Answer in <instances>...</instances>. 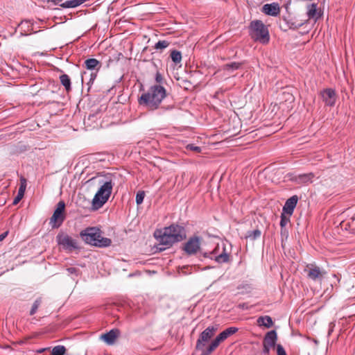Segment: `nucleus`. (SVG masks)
<instances>
[{
  "instance_id": "1",
  "label": "nucleus",
  "mask_w": 355,
  "mask_h": 355,
  "mask_svg": "<svg viewBox=\"0 0 355 355\" xmlns=\"http://www.w3.org/2000/svg\"><path fill=\"white\" fill-rule=\"evenodd\" d=\"M166 92L164 87L161 85L152 86L147 92L142 94L139 103L150 110H155L166 97Z\"/></svg>"
},
{
  "instance_id": "2",
  "label": "nucleus",
  "mask_w": 355,
  "mask_h": 355,
  "mask_svg": "<svg viewBox=\"0 0 355 355\" xmlns=\"http://www.w3.org/2000/svg\"><path fill=\"white\" fill-rule=\"evenodd\" d=\"M155 236L162 245H171L186 237L184 228L178 225H171L163 230L155 232Z\"/></svg>"
},
{
  "instance_id": "3",
  "label": "nucleus",
  "mask_w": 355,
  "mask_h": 355,
  "mask_svg": "<svg viewBox=\"0 0 355 355\" xmlns=\"http://www.w3.org/2000/svg\"><path fill=\"white\" fill-rule=\"evenodd\" d=\"M80 236L87 243L99 248H105L111 245V239L102 236L101 230L96 227H87L81 231Z\"/></svg>"
},
{
  "instance_id": "4",
  "label": "nucleus",
  "mask_w": 355,
  "mask_h": 355,
  "mask_svg": "<svg viewBox=\"0 0 355 355\" xmlns=\"http://www.w3.org/2000/svg\"><path fill=\"white\" fill-rule=\"evenodd\" d=\"M101 187L92 199V209L97 210L102 207L111 196L114 184L112 180L101 181Z\"/></svg>"
},
{
  "instance_id": "5",
  "label": "nucleus",
  "mask_w": 355,
  "mask_h": 355,
  "mask_svg": "<svg viewBox=\"0 0 355 355\" xmlns=\"http://www.w3.org/2000/svg\"><path fill=\"white\" fill-rule=\"evenodd\" d=\"M249 29L251 37L255 41L262 44H266L269 42L270 36L268 28L261 20L252 21Z\"/></svg>"
},
{
  "instance_id": "6",
  "label": "nucleus",
  "mask_w": 355,
  "mask_h": 355,
  "mask_svg": "<svg viewBox=\"0 0 355 355\" xmlns=\"http://www.w3.org/2000/svg\"><path fill=\"white\" fill-rule=\"evenodd\" d=\"M204 256L215 260L218 263H227L230 260V252L227 250L224 242L218 243L211 252L205 253Z\"/></svg>"
},
{
  "instance_id": "7",
  "label": "nucleus",
  "mask_w": 355,
  "mask_h": 355,
  "mask_svg": "<svg viewBox=\"0 0 355 355\" xmlns=\"http://www.w3.org/2000/svg\"><path fill=\"white\" fill-rule=\"evenodd\" d=\"M237 327H231L220 333L214 340H212L211 344L207 347L206 352L202 355H209L214 351L220 345V343L226 340L229 336L234 334L238 331Z\"/></svg>"
},
{
  "instance_id": "8",
  "label": "nucleus",
  "mask_w": 355,
  "mask_h": 355,
  "mask_svg": "<svg viewBox=\"0 0 355 355\" xmlns=\"http://www.w3.org/2000/svg\"><path fill=\"white\" fill-rule=\"evenodd\" d=\"M218 328L216 326H209L206 328L200 335L197 342H196V349L201 352V354L202 355L205 352H206L207 348H205L206 343L209 341V340L214 336L216 331Z\"/></svg>"
},
{
  "instance_id": "9",
  "label": "nucleus",
  "mask_w": 355,
  "mask_h": 355,
  "mask_svg": "<svg viewBox=\"0 0 355 355\" xmlns=\"http://www.w3.org/2000/svg\"><path fill=\"white\" fill-rule=\"evenodd\" d=\"M56 241L58 244L66 251L71 252L78 248L77 241L65 233H59L56 236Z\"/></svg>"
},
{
  "instance_id": "10",
  "label": "nucleus",
  "mask_w": 355,
  "mask_h": 355,
  "mask_svg": "<svg viewBox=\"0 0 355 355\" xmlns=\"http://www.w3.org/2000/svg\"><path fill=\"white\" fill-rule=\"evenodd\" d=\"M277 340V332L275 330L268 331L263 338V353L264 354H269L270 349L274 347L276 345Z\"/></svg>"
},
{
  "instance_id": "11",
  "label": "nucleus",
  "mask_w": 355,
  "mask_h": 355,
  "mask_svg": "<svg viewBox=\"0 0 355 355\" xmlns=\"http://www.w3.org/2000/svg\"><path fill=\"white\" fill-rule=\"evenodd\" d=\"M200 242L199 236H192L185 243L183 249L189 255L195 254L200 248Z\"/></svg>"
},
{
  "instance_id": "12",
  "label": "nucleus",
  "mask_w": 355,
  "mask_h": 355,
  "mask_svg": "<svg viewBox=\"0 0 355 355\" xmlns=\"http://www.w3.org/2000/svg\"><path fill=\"white\" fill-rule=\"evenodd\" d=\"M64 207L65 204L63 201H60L58 203L57 208L51 218V223H55L53 227H59L62 223L64 219V216L63 215Z\"/></svg>"
},
{
  "instance_id": "13",
  "label": "nucleus",
  "mask_w": 355,
  "mask_h": 355,
  "mask_svg": "<svg viewBox=\"0 0 355 355\" xmlns=\"http://www.w3.org/2000/svg\"><path fill=\"white\" fill-rule=\"evenodd\" d=\"M306 271L307 272V277L314 282H321L326 273L319 267L313 265L307 266Z\"/></svg>"
},
{
  "instance_id": "14",
  "label": "nucleus",
  "mask_w": 355,
  "mask_h": 355,
  "mask_svg": "<svg viewBox=\"0 0 355 355\" xmlns=\"http://www.w3.org/2000/svg\"><path fill=\"white\" fill-rule=\"evenodd\" d=\"M321 97L325 105L327 106H334L336 101V94L334 89L328 88L321 92Z\"/></svg>"
},
{
  "instance_id": "15",
  "label": "nucleus",
  "mask_w": 355,
  "mask_h": 355,
  "mask_svg": "<svg viewBox=\"0 0 355 355\" xmlns=\"http://www.w3.org/2000/svg\"><path fill=\"white\" fill-rule=\"evenodd\" d=\"M262 12L267 15L276 17L280 12V7L279 3L275 2L266 3L263 6Z\"/></svg>"
},
{
  "instance_id": "16",
  "label": "nucleus",
  "mask_w": 355,
  "mask_h": 355,
  "mask_svg": "<svg viewBox=\"0 0 355 355\" xmlns=\"http://www.w3.org/2000/svg\"><path fill=\"white\" fill-rule=\"evenodd\" d=\"M298 198L297 196H293L288 198L283 207V212L291 216L297 205Z\"/></svg>"
},
{
  "instance_id": "17",
  "label": "nucleus",
  "mask_w": 355,
  "mask_h": 355,
  "mask_svg": "<svg viewBox=\"0 0 355 355\" xmlns=\"http://www.w3.org/2000/svg\"><path fill=\"white\" fill-rule=\"evenodd\" d=\"M306 14L309 19H312L315 21L322 16L320 11L318 10V6L316 3H311L307 6Z\"/></svg>"
},
{
  "instance_id": "18",
  "label": "nucleus",
  "mask_w": 355,
  "mask_h": 355,
  "mask_svg": "<svg viewBox=\"0 0 355 355\" xmlns=\"http://www.w3.org/2000/svg\"><path fill=\"white\" fill-rule=\"evenodd\" d=\"M119 335V331L116 329H112L107 333L103 334L101 338L108 345L114 343L116 339Z\"/></svg>"
},
{
  "instance_id": "19",
  "label": "nucleus",
  "mask_w": 355,
  "mask_h": 355,
  "mask_svg": "<svg viewBox=\"0 0 355 355\" xmlns=\"http://www.w3.org/2000/svg\"><path fill=\"white\" fill-rule=\"evenodd\" d=\"M26 188V180L25 178H21L20 179V187L18 190L17 195L14 198L13 205H17L24 197V193Z\"/></svg>"
},
{
  "instance_id": "20",
  "label": "nucleus",
  "mask_w": 355,
  "mask_h": 355,
  "mask_svg": "<svg viewBox=\"0 0 355 355\" xmlns=\"http://www.w3.org/2000/svg\"><path fill=\"white\" fill-rule=\"evenodd\" d=\"M314 177L315 175L313 173H303L297 175L295 178V181L298 184H307L313 182Z\"/></svg>"
},
{
  "instance_id": "21",
  "label": "nucleus",
  "mask_w": 355,
  "mask_h": 355,
  "mask_svg": "<svg viewBox=\"0 0 355 355\" xmlns=\"http://www.w3.org/2000/svg\"><path fill=\"white\" fill-rule=\"evenodd\" d=\"M84 65L87 69L91 70V71H92V70L99 71V69L101 67V62L95 58H89V59L86 60L84 62Z\"/></svg>"
},
{
  "instance_id": "22",
  "label": "nucleus",
  "mask_w": 355,
  "mask_h": 355,
  "mask_svg": "<svg viewBox=\"0 0 355 355\" xmlns=\"http://www.w3.org/2000/svg\"><path fill=\"white\" fill-rule=\"evenodd\" d=\"M32 26L33 24L29 21H22L19 25L21 35H28L33 29Z\"/></svg>"
},
{
  "instance_id": "23",
  "label": "nucleus",
  "mask_w": 355,
  "mask_h": 355,
  "mask_svg": "<svg viewBox=\"0 0 355 355\" xmlns=\"http://www.w3.org/2000/svg\"><path fill=\"white\" fill-rule=\"evenodd\" d=\"M87 0H69L60 4L64 8H76L85 3Z\"/></svg>"
},
{
  "instance_id": "24",
  "label": "nucleus",
  "mask_w": 355,
  "mask_h": 355,
  "mask_svg": "<svg viewBox=\"0 0 355 355\" xmlns=\"http://www.w3.org/2000/svg\"><path fill=\"white\" fill-rule=\"evenodd\" d=\"M257 323L259 326H264L267 328L271 327L273 324L271 317L268 315L259 317L257 319Z\"/></svg>"
},
{
  "instance_id": "25",
  "label": "nucleus",
  "mask_w": 355,
  "mask_h": 355,
  "mask_svg": "<svg viewBox=\"0 0 355 355\" xmlns=\"http://www.w3.org/2000/svg\"><path fill=\"white\" fill-rule=\"evenodd\" d=\"M61 84L64 87L66 91L69 92L71 89V79L67 74H62L60 76Z\"/></svg>"
},
{
  "instance_id": "26",
  "label": "nucleus",
  "mask_w": 355,
  "mask_h": 355,
  "mask_svg": "<svg viewBox=\"0 0 355 355\" xmlns=\"http://www.w3.org/2000/svg\"><path fill=\"white\" fill-rule=\"evenodd\" d=\"M241 65V62H233L223 66L222 69L230 72L239 69Z\"/></svg>"
},
{
  "instance_id": "27",
  "label": "nucleus",
  "mask_w": 355,
  "mask_h": 355,
  "mask_svg": "<svg viewBox=\"0 0 355 355\" xmlns=\"http://www.w3.org/2000/svg\"><path fill=\"white\" fill-rule=\"evenodd\" d=\"M66 348L63 345H57L52 349L51 355H64Z\"/></svg>"
},
{
  "instance_id": "28",
  "label": "nucleus",
  "mask_w": 355,
  "mask_h": 355,
  "mask_svg": "<svg viewBox=\"0 0 355 355\" xmlns=\"http://www.w3.org/2000/svg\"><path fill=\"white\" fill-rule=\"evenodd\" d=\"M171 58L175 63L178 64L182 60V54L180 51L174 50L171 53Z\"/></svg>"
},
{
  "instance_id": "29",
  "label": "nucleus",
  "mask_w": 355,
  "mask_h": 355,
  "mask_svg": "<svg viewBox=\"0 0 355 355\" xmlns=\"http://www.w3.org/2000/svg\"><path fill=\"white\" fill-rule=\"evenodd\" d=\"M261 232L259 230H254L248 232L246 237L254 241L260 237Z\"/></svg>"
},
{
  "instance_id": "30",
  "label": "nucleus",
  "mask_w": 355,
  "mask_h": 355,
  "mask_svg": "<svg viewBox=\"0 0 355 355\" xmlns=\"http://www.w3.org/2000/svg\"><path fill=\"white\" fill-rule=\"evenodd\" d=\"M170 43L166 40H159L155 44V49L157 50H163L169 46Z\"/></svg>"
},
{
  "instance_id": "31",
  "label": "nucleus",
  "mask_w": 355,
  "mask_h": 355,
  "mask_svg": "<svg viewBox=\"0 0 355 355\" xmlns=\"http://www.w3.org/2000/svg\"><path fill=\"white\" fill-rule=\"evenodd\" d=\"M42 303V298L41 297H39L37 298L33 303V306H32V308L30 311V315H34L37 311V309L38 307L40 306Z\"/></svg>"
},
{
  "instance_id": "32",
  "label": "nucleus",
  "mask_w": 355,
  "mask_h": 355,
  "mask_svg": "<svg viewBox=\"0 0 355 355\" xmlns=\"http://www.w3.org/2000/svg\"><path fill=\"white\" fill-rule=\"evenodd\" d=\"M286 214L282 212L281 214L280 226L282 228L284 227L289 222L290 216L286 215Z\"/></svg>"
},
{
  "instance_id": "33",
  "label": "nucleus",
  "mask_w": 355,
  "mask_h": 355,
  "mask_svg": "<svg viewBox=\"0 0 355 355\" xmlns=\"http://www.w3.org/2000/svg\"><path fill=\"white\" fill-rule=\"evenodd\" d=\"M144 197H145L144 191H139V192H137V193L136 195V203L137 205L141 204L144 201Z\"/></svg>"
},
{
  "instance_id": "34",
  "label": "nucleus",
  "mask_w": 355,
  "mask_h": 355,
  "mask_svg": "<svg viewBox=\"0 0 355 355\" xmlns=\"http://www.w3.org/2000/svg\"><path fill=\"white\" fill-rule=\"evenodd\" d=\"M186 149L189 150L195 151L197 153H200L201 151V148L193 144H188L186 146Z\"/></svg>"
},
{
  "instance_id": "35",
  "label": "nucleus",
  "mask_w": 355,
  "mask_h": 355,
  "mask_svg": "<svg viewBox=\"0 0 355 355\" xmlns=\"http://www.w3.org/2000/svg\"><path fill=\"white\" fill-rule=\"evenodd\" d=\"M98 71H92L89 76V81L87 83L88 85H92L94 81L95 80L96 76H97V73H98Z\"/></svg>"
},
{
  "instance_id": "36",
  "label": "nucleus",
  "mask_w": 355,
  "mask_h": 355,
  "mask_svg": "<svg viewBox=\"0 0 355 355\" xmlns=\"http://www.w3.org/2000/svg\"><path fill=\"white\" fill-rule=\"evenodd\" d=\"M277 355H287L284 348L280 344L277 345Z\"/></svg>"
},
{
  "instance_id": "37",
  "label": "nucleus",
  "mask_w": 355,
  "mask_h": 355,
  "mask_svg": "<svg viewBox=\"0 0 355 355\" xmlns=\"http://www.w3.org/2000/svg\"><path fill=\"white\" fill-rule=\"evenodd\" d=\"M163 80V77L159 72H157L155 75V80L157 83H160Z\"/></svg>"
},
{
  "instance_id": "38",
  "label": "nucleus",
  "mask_w": 355,
  "mask_h": 355,
  "mask_svg": "<svg viewBox=\"0 0 355 355\" xmlns=\"http://www.w3.org/2000/svg\"><path fill=\"white\" fill-rule=\"evenodd\" d=\"M67 271L69 273V274H75L77 275V272H78V269L76 268H73V267H71V268H68L67 269Z\"/></svg>"
},
{
  "instance_id": "39",
  "label": "nucleus",
  "mask_w": 355,
  "mask_h": 355,
  "mask_svg": "<svg viewBox=\"0 0 355 355\" xmlns=\"http://www.w3.org/2000/svg\"><path fill=\"white\" fill-rule=\"evenodd\" d=\"M286 95L287 96L286 101H288L290 102H293L294 101V97L293 96L292 94L287 93Z\"/></svg>"
},
{
  "instance_id": "40",
  "label": "nucleus",
  "mask_w": 355,
  "mask_h": 355,
  "mask_svg": "<svg viewBox=\"0 0 355 355\" xmlns=\"http://www.w3.org/2000/svg\"><path fill=\"white\" fill-rule=\"evenodd\" d=\"M7 234H8V232H3V233H2L1 234H0V241H3V240L6 238V236H7Z\"/></svg>"
},
{
  "instance_id": "41",
  "label": "nucleus",
  "mask_w": 355,
  "mask_h": 355,
  "mask_svg": "<svg viewBox=\"0 0 355 355\" xmlns=\"http://www.w3.org/2000/svg\"><path fill=\"white\" fill-rule=\"evenodd\" d=\"M88 75V73L85 71L82 73V76H81V79H82V82L84 81V80L86 78L87 76Z\"/></svg>"
},
{
  "instance_id": "42",
  "label": "nucleus",
  "mask_w": 355,
  "mask_h": 355,
  "mask_svg": "<svg viewBox=\"0 0 355 355\" xmlns=\"http://www.w3.org/2000/svg\"><path fill=\"white\" fill-rule=\"evenodd\" d=\"M44 350H45V349H40L38 352H39L40 353H41V352H43Z\"/></svg>"
},
{
  "instance_id": "43",
  "label": "nucleus",
  "mask_w": 355,
  "mask_h": 355,
  "mask_svg": "<svg viewBox=\"0 0 355 355\" xmlns=\"http://www.w3.org/2000/svg\"><path fill=\"white\" fill-rule=\"evenodd\" d=\"M299 26H300V25H299V26H295V28H297Z\"/></svg>"
}]
</instances>
